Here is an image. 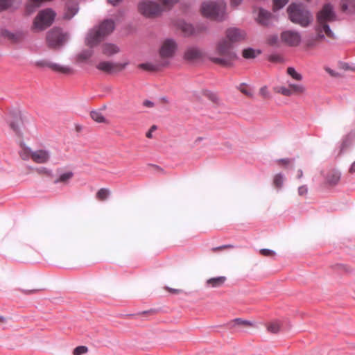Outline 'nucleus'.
I'll list each match as a JSON object with an SVG mask.
<instances>
[{
    "label": "nucleus",
    "mask_w": 355,
    "mask_h": 355,
    "mask_svg": "<svg viewBox=\"0 0 355 355\" xmlns=\"http://www.w3.org/2000/svg\"><path fill=\"white\" fill-rule=\"evenodd\" d=\"M336 20V15L334 10L333 6L330 3L324 5L316 16L315 31L317 35L306 40V47L309 49L316 47L320 41L324 38L325 35L329 38L334 39V34L330 29L328 23Z\"/></svg>",
    "instance_id": "nucleus-1"
},
{
    "label": "nucleus",
    "mask_w": 355,
    "mask_h": 355,
    "mask_svg": "<svg viewBox=\"0 0 355 355\" xmlns=\"http://www.w3.org/2000/svg\"><path fill=\"white\" fill-rule=\"evenodd\" d=\"M179 0L143 1L137 6L138 11L148 18H156L162 12L169 10Z\"/></svg>",
    "instance_id": "nucleus-2"
},
{
    "label": "nucleus",
    "mask_w": 355,
    "mask_h": 355,
    "mask_svg": "<svg viewBox=\"0 0 355 355\" xmlns=\"http://www.w3.org/2000/svg\"><path fill=\"white\" fill-rule=\"evenodd\" d=\"M234 46L228 43L227 38H222L216 44L215 53L218 56H210L209 60L217 64L228 67L236 58V54L233 51Z\"/></svg>",
    "instance_id": "nucleus-3"
},
{
    "label": "nucleus",
    "mask_w": 355,
    "mask_h": 355,
    "mask_svg": "<svg viewBox=\"0 0 355 355\" xmlns=\"http://www.w3.org/2000/svg\"><path fill=\"white\" fill-rule=\"evenodd\" d=\"M288 19L293 24L306 28L311 24L313 16L301 3H292L286 9Z\"/></svg>",
    "instance_id": "nucleus-4"
},
{
    "label": "nucleus",
    "mask_w": 355,
    "mask_h": 355,
    "mask_svg": "<svg viewBox=\"0 0 355 355\" xmlns=\"http://www.w3.org/2000/svg\"><path fill=\"white\" fill-rule=\"evenodd\" d=\"M114 29V21L111 19L104 20L97 28L89 31L85 40L86 44L90 47L96 46L105 36L110 34Z\"/></svg>",
    "instance_id": "nucleus-5"
},
{
    "label": "nucleus",
    "mask_w": 355,
    "mask_h": 355,
    "mask_svg": "<svg viewBox=\"0 0 355 355\" xmlns=\"http://www.w3.org/2000/svg\"><path fill=\"white\" fill-rule=\"evenodd\" d=\"M226 4L223 1H205L202 3L200 11L204 17L211 19L223 21L225 19Z\"/></svg>",
    "instance_id": "nucleus-6"
},
{
    "label": "nucleus",
    "mask_w": 355,
    "mask_h": 355,
    "mask_svg": "<svg viewBox=\"0 0 355 355\" xmlns=\"http://www.w3.org/2000/svg\"><path fill=\"white\" fill-rule=\"evenodd\" d=\"M55 17V12L50 8L40 11L34 19L33 29L36 31L46 29L52 24Z\"/></svg>",
    "instance_id": "nucleus-7"
},
{
    "label": "nucleus",
    "mask_w": 355,
    "mask_h": 355,
    "mask_svg": "<svg viewBox=\"0 0 355 355\" xmlns=\"http://www.w3.org/2000/svg\"><path fill=\"white\" fill-rule=\"evenodd\" d=\"M67 39V35L59 28L51 29L47 33L46 37L47 46L53 49H59L63 45Z\"/></svg>",
    "instance_id": "nucleus-8"
},
{
    "label": "nucleus",
    "mask_w": 355,
    "mask_h": 355,
    "mask_svg": "<svg viewBox=\"0 0 355 355\" xmlns=\"http://www.w3.org/2000/svg\"><path fill=\"white\" fill-rule=\"evenodd\" d=\"M178 49V44L173 39H166L162 43L159 49V61H168L172 58Z\"/></svg>",
    "instance_id": "nucleus-9"
},
{
    "label": "nucleus",
    "mask_w": 355,
    "mask_h": 355,
    "mask_svg": "<svg viewBox=\"0 0 355 355\" xmlns=\"http://www.w3.org/2000/svg\"><path fill=\"white\" fill-rule=\"evenodd\" d=\"M275 92L284 96H300L306 92V87L301 83H288V86H279L274 88Z\"/></svg>",
    "instance_id": "nucleus-10"
},
{
    "label": "nucleus",
    "mask_w": 355,
    "mask_h": 355,
    "mask_svg": "<svg viewBox=\"0 0 355 355\" xmlns=\"http://www.w3.org/2000/svg\"><path fill=\"white\" fill-rule=\"evenodd\" d=\"M224 38H227L228 43H230L232 46H234L236 43L245 40L246 33L243 30L236 28H230L226 31L225 37Z\"/></svg>",
    "instance_id": "nucleus-11"
},
{
    "label": "nucleus",
    "mask_w": 355,
    "mask_h": 355,
    "mask_svg": "<svg viewBox=\"0 0 355 355\" xmlns=\"http://www.w3.org/2000/svg\"><path fill=\"white\" fill-rule=\"evenodd\" d=\"M282 41L290 46H297L301 42L300 34L294 31H286L281 33Z\"/></svg>",
    "instance_id": "nucleus-12"
},
{
    "label": "nucleus",
    "mask_w": 355,
    "mask_h": 355,
    "mask_svg": "<svg viewBox=\"0 0 355 355\" xmlns=\"http://www.w3.org/2000/svg\"><path fill=\"white\" fill-rule=\"evenodd\" d=\"M127 65L126 63L121 64V63H114L108 61H103L99 62L96 65V68L98 70H101L103 72L107 73H112L117 71H120L123 70L125 66Z\"/></svg>",
    "instance_id": "nucleus-13"
},
{
    "label": "nucleus",
    "mask_w": 355,
    "mask_h": 355,
    "mask_svg": "<svg viewBox=\"0 0 355 355\" xmlns=\"http://www.w3.org/2000/svg\"><path fill=\"white\" fill-rule=\"evenodd\" d=\"M51 159V153L45 148H40L33 150L32 153V161L38 164H44L49 162Z\"/></svg>",
    "instance_id": "nucleus-14"
},
{
    "label": "nucleus",
    "mask_w": 355,
    "mask_h": 355,
    "mask_svg": "<svg viewBox=\"0 0 355 355\" xmlns=\"http://www.w3.org/2000/svg\"><path fill=\"white\" fill-rule=\"evenodd\" d=\"M341 178V173L335 168L329 170L324 176V184L328 187H335L338 184Z\"/></svg>",
    "instance_id": "nucleus-15"
},
{
    "label": "nucleus",
    "mask_w": 355,
    "mask_h": 355,
    "mask_svg": "<svg viewBox=\"0 0 355 355\" xmlns=\"http://www.w3.org/2000/svg\"><path fill=\"white\" fill-rule=\"evenodd\" d=\"M168 61H159L154 63L147 62L139 64L138 67L142 70L154 72L159 71L162 68L166 67L169 65Z\"/></svg>",
    "instance_id": "nucleus-16"
},
{
    "label": "nucleus",
    "mask_w": 355,
    "mask_h": 355,
    "mask_svg": "<svg viewBox=\"0 0 355 355\" xmlns=\"http://www.w3.org/2000/svg\"><path fill=\"white\" fill-rule=\"evenodd\" d=\"M204 56L203 51L197 47H189L188 48L184 54V58L187 61H196Z\"/></svg>",
    "instance_id": "nucleus-17"
},
{
    "label": "nucleus",
    "mask_w": 355,
    "mask_h": 355,
    "mask_svg": "<svg viewBox=\"0 0 355 355\" xmlns=\"http://www.w3.org/2000/svg\"><path fill=\"white\" fill-rule=\"evenodd\" d=\"M227 281V277L225 276H219L216 277H211L205 282V286L207 288H220L224 285Z\"/></svg>",
    "instance_id": "nucleus-18"
},
{
    "label": "nucleus",
    "mask_w": 355,
    "mask_h": 355,
    "mask_svg": "<svg viewBox=\"0 0 355 355\" xmlns=\"http://www.w3.org/2000/svg\"><path fill=\"white\" fill-rule=\"evenodd\" d=\"M255 12H257V22L263 26L268 25L272 17L271 13L263 8H258Z\"/></svg>",
    "instance_id": "nucleus-19"
},
{
    "label": "nucleus",
    "mask_w": 355,
    "mask_h": 355,
    "mask_svg": "<svg viewBox=\"0 0 355 355\" xmlns=\"http://www.w3.org/2000/svg\"><path fill=\"white\" fill-rule=\"evenodd\" d=\"M101 50L103 55L110 57L119 52V48L111 43H105L101 46Z\"/></svg>",
    "instance_id": "nucleus-20"
},
{
    "label": "nucleus",
    "mask_w": 355,
    "mask_h": 355,
    "mask_svg": "<svg viewBox=\"0 0 355 355\" xmlns=\"http://www.w3.org/2000/svg\"><path fill=\"white\" fill-rule=\"evenodd\" d=\"M341 10L347 14L355 12V0H343L340 3Z\"/></svg>",
    "instance_id": "nucleus-21"
},
{
    "label": "nucleus",
    "mask_w": 355,
    "mask_h": 355,
    "mask_svg": "<svg viewBox=\"0 0 355 355\" xmlns=\"http://www.w3.org/2000/svg\"><path fill=\"white\" fill-rule=\"evenodd\" d=\"M355 140V132H350L347 135H346L341 143L340 146V152L344 151L349 146H352L353 142Z\"/></svg>",
    "instance_id": "nucleus-22"
},
{
    "label": "nucleus",
    "mask_w": 355,
    "mask_h": 355,
    "mask_svg": "<svg viewBox=\"0 0 355 355\" xmlns=\"http://www.w3.org/2000/svg\"><path fill=\"white\" fill-rule=\"evenodd\" d=\"M229 325L230 326V328H232V329L236 328V327H242L248 328V327H253L254 324H253V322L248 321V320H245L241 318H236V319L232 320L229 323Z\"/></svg>",
    "instance_id": "nucleus-23"
},
{
    "label": "nucleus",
    "mask_w": 355,
    "mask_h": 355,
    "mask_svg": "<svg viewBox=\"0 0 355 355\" xmlns=\"http://www.w3.org/2000/svg\"><path fill=\"white\" fill-rule=\"evenodd\" d=\"M78 11V4L75 2H70L67 6L64 13V18L67 19H71Z\"/></svg>",
    "instance_id": "nucleus-24"
},
{
    "label": "nucleus",
    "mask_w": 355,
    "mask_h": 355,
    "mask_svg": "<svg viewBox=\"0 0 355 355\" xmlns=\"http://www.w3.org/2000/svg\"><path fill=\"white\" fill-rule=\"evenodd\" d=\"M45 66L48 67L49 68L55 71L60 72L62 73L67 74L71 72V68L68 67L60 66V64L56 63L46 62L45 64Z\"/></svg>",
    "instance_id": "nucleus-25"
},
{
    "label": "nucleus",
    "mask_w": 355,
    "mask_h": 355,
    "mask_svg": "<svg viewBox=\"0 0 355 355\" xmlns=\"http://www.w3.org/2000/svg\"><path fill=\"white\" fill-rule=\"evenodd\" d=\"M21 2L20 0H0V12L12 8Z\"/></svg>",
    "instance_id": "nucleus-26"
},
{
    "label": "nucleus",
    "mask_w": 355,
    "mask_h": 355,
    "mask_svg": "<svg viewBox=\"0 0 355 355\" xmlns=\"http://www.w3.org/2000/svg\"><path fill=\"white\" fill-rule=\"evenodd\" d=\"M111 194V191L107 188H101L96 193V198L99 201H105L107 200Z\"/></svg>",
    "instance_id": "nucleus-27"
},
{
    "label": "nucleus",
    "mask_w": 355,
    "mask_h": 355,
    "mask_svg": "<svg viewBox=\"0 0 355 355\" xmlns=\"http://www.w3.org/2000/svg\"><path fill=\"white\" fill-rule=\"evenodd\" d=\"M259 54H260L259 51H256L252 48L245 49L243 50V52H242V55L245 59L255 58Z\"/></svg>",
    "instance_id": "nucleus-28"
},
{
    "label": "nucleus",
    "mask_w": 355,
    "mask_h": 355,
    "mask_svg": "<svg viewBox=\"0 0 355 355\" xmlns=\"http://www.w3.org/2000/svg\"><path fill=\"white\" fill-rule=\"evenodd\" d=\"M180 28L185 36L191 35L194 33V29L193 26L189 24H187L184 22L181 23L180 24Z\"/></svg>",
    "instance_id": "nucleus-29"
},
{
    "label": "nucleus",
    "mask_w": 355,
    "mask_h": 355,
    "mask_svg": "<svg viewBox=\"0 0 355 355\" xmlns=\"http://www.w3.org/2000/svg\"><path fill=\"white\" fill-rule=\"evenodd\" d=\"M90 116L97 123H107L102 113L98 111H92L90 112Z\"/></svg>",
    "instance_id": "nucleus-30"
},
{
    "label": "nucleus",
    "mask_w": 355,
    "mask_h": 355,
    "mask_svg": "<svg viewBox=\"0 0 355 355\" xmlns=\"http://www.w3.org/2000/svg\"><path fill=\"white\" fill-rule=\"evenodd\" d=\"M33 150L28 147H23L19 152V156L23 160L32 159V153Z\"/></svg>",
    "instance_id": "nucleus-31"
},
{
    "label": "nucleus",
    "mask_w": 355,
    "mask_h": 355,
    "mask_svg": "<svg viewBox=\"0 0 355 355\" xmlns=\"http://www.w3.org/2000/svg\"><path fill=\"white\" fill-rule=\"evenodd\" d=\"M287 73L295 80L301 81L302 80V76L296 71L293 67H288L287 69Z\"/></svg>",
    "instance_id": "nucleus-32"
},
{
    "label": "nucleus",
    "mask_w": 355,
    "mask_h": 355,
    "mask_svg": "<svg viewBox=\"0 0 355 355\" xmlns=\"http://www.w3.org/2000/svg\"><path fill=\"white\" fill-rule=\"evenodd\" d=\"M289 0H273L272 9L274 11L278 10L285 6Z\"/></svg>",
    "instance_id": "nucleus-33"
},
{
    "label": "nucleus",
    "mask_w": 355,
    "mask_h": 355,
    "mask_svg": "<svg viewBox=\"0 0 355 355\" xmlns=\"http://www.w3.org/2000/svg\"><path fill=\"white\" fill-rule=\"evenodd\" d=\"M73 176V173L71 172H67L62 174L57 180L54 181L55 184L58 182H67Z\"/></svg>",
    "instance_id": "nucleus-34"
},
{
    "label": "nucleus",
    "mask_w": 355,
    "mask_h": 355,
    "mask_svg": "<svg viewBox=\"0 0 355 355\" xmlns=\"http://www.w3.org/2000/svg\"><path fill=\"white\" fill-rule=\"evenodd\" d=\"M2 36L7 37L8 40L16 42L19 40V37L7 30H3L1 32Z\"/></svg>",
    "instance_id": "nucleus-35"
},
{
    "label": "nucleus",
    "mask_w": 355,
    "mask_h": 355,
    "mask_svg": "<svg viewBox=\"0 0 355 355\" xmlns=\"http://www.w3.org/2000/svg\"><path fill=\"white\" fill-rule=\"evenodd\" d=\"M267 329L272 334H277L279 331L280 325L277 322H271L267 326Z\"/></svg>",
    "instance_id": "nucleus-36"
},
{
    "label": "nucleus",
    "mask_w": 355,
    "mask_h": 355,
    "mask_svg": "<svg viewBox=\"0 0 355 355\" xmlns=\"http://www.w3.org/2000/svg\"><path fill=\"white\" fill-rule=\"evenodd\" d=\"M284 182L283 176L281 174H277L274 177L273 184L277 188L282 187Z\"/></svg>",
    "instance_id": "nucleus-37"
},
{
    "label": "nucleus",
    "mask_w": 355,
    "mask_h": 355,
    "mask_svg": "<svg viewBox=\"0 0 355 355\" xmlns=\"http://www.w3.org/2000/svg\"><path fill=\"white\" fill-rule=\"evenodd\" d=\"M88 349L85 346H78L76 347L73 351V355H83L87 353Z\"/></svg>",
    "instance_id": "nucleus-38"
},
{
    "label": "nucleus",
    "mask_w": 355,
    "mask_h": 355,
    "mask_svg": "<svg viewBox=\"0 0 355 355\" xmlns=\"http://www.w3.org/2000/svg\"><path fill=\"white\" fill-rule=\"evenodd\" d=\"M259 253L264 257H275L276 254L275 251L269 249H261Z\"/></svg>",
    "instance_id": "nucleus-39"
},
{
    "label": "nucleus",
    "mask_w": 355,
    "mask_h": 355,
    "mask_svg": "<svg viewBox=\"0 0 355 355\" xmlns=\"http://www.w3.org/2000/svg\"><path fill=\"white\" fill-rule=\"evenodd\" d=\"M234 248V246L232 245H221L219 247L213 248L211 249V251L213 252H219V251H221V250H223L225 249H230V248Z\"/></svg>",
    "instance_id": "nucleus-40"
},
{
    "label": "nucleus",
    "mask_w": 355,
    "mask_h": 355,
    "mask_svg": "<svg viewBox=\"0 0 355 355\" xmlns=\"http://www.w3.org/2000/svg\"><path fill=\"white\" fill-rule=\"evenodd\" d=\"M308 193V188L306 186H301L298 188V194L301 196H304Z\"/></svg>",
    "instance_id": "nucleus-41"
},
{
    "label": "nucleus",
    "mask_w": 355,
    "mask_h": 355,
    "mask_svg": "<svg viewBox=\"0 0 355 355\" xmlns=\"http://www.w3.org/2000/svg\"><path fill=\"white\" fill-rule=\"evenodd\" d=\"M282 60V57L278 55H272L269 58V60L273 62H279Z\"/></svg>",
    "instance_id": "nucleus-42"
},
{
    "label": "nucleus",
    "mask_w": 355,
    "mask_h": 355,
    "mask_svg": "<svg viewBox=\"0 0 355 355\" xmlns=\"http://www.w3.org/2000/svg\"><path fill=\"white\" fill-rule=\"evenodd\" d=\"M291 162V161L289 159H281L277 160V163L279 164V165L282 166H286L288 165Z\"/></svg>",
    "instance_id": "nucleus-43"
},
{
    "label": "nucleus",
    "mask_w": 355,
    "mask_h": 355,
    "mask_svg": "<svg viewBox=\"0 0 355 355\" xmlns=\"http://www.w3.org/2000/svg\"><path fill=\"white\" fill-rule=\"evenodd\" d=\"M239 89L245 96H252V92L245 86H241Z\"/></svg>",
    "instance_id": "nucleus-44"
},
{
    "label": "nucleus",
    "mask_w": 355,
    "mask_h": 355,
    "mask_svg": "<svg viewBox=\"0 0 355 355\" xmlns=\"http://www.w3.org/2000/svg\"><path fill=\"white\" fill-rule=\"evenodd\" d=\"M36 171L39 174H44V175H50V171L48 168H44V167L37 168Z\"/></svg>",
    "instance_id": "nucleus-45"
},
{
    "label": "nucleus",
    "mask_w": 355,
    "mask_h": 355,
    "mask_svg": "<svg viewBox=\"0 0 355 355\" xmlns=\"http://www.w3.org/2000/svg\"><path fill=\"white\" fill-rule=\"evenodd\" d=\"M92 55L91 52H84L79 55V58L82 60H85L90 58Z\"/></svg>",
    "instance_id": "nucleus-46"
},
{
    "label": "nucleus",
    "mask_w": 355,
    "mask_h": 355,
    "mask_svg": "<svg viewBox=\"0 0 355 355\" xmlns=\"http://www.w3.org/2000/svg\"><path fill=\"white\" fill-rule=\"evenodd\" d=\"M259 92L264 98H268L269 96V93L266 87H261Z\"/></svg>",
    "instance_id": "nucleus-47"
},
{
    "label": "nucleus",
    "mask_w": 355,
    "mask_h": 355,
    "mask_svg": "<svg viewBox=\"0 0 355 355\" xmlns=\"http://www.w3.org/2000/svg\"><path fill=\"white\" fill-rule=\"evenodd\" d=\"M157 125H153L151 126V128H150V130L146 132V136L147 138H152L153 137V135H152V132H154L155 130H157Z\"/></svg>",
    "instance_id": "nucleus-48"
},
{
    "label": "nucleus",
    "mask_w": 355,
    "mask_h": 355,
    "mask_svg": "<svg viewBox=\"0 0 355 355\" xmlns=\"http://www.w3.org/2000/svg\"><path fill=\"white\" fill-rule=\"evenodd\" d=\"M165 290L173 294H180L182 292L181 289L171 288L169 287H165Z\"/></svg>",
    "instance_id": "nucleus-49"
},
{
    "label": "nucleus",
    "mask_w": 355,
    "mask_h": 355,
    "mask_svg": "<svg viewBox=\"0 0 355 355\" xmlns=\"http://www.w3.org/2000/svg\"><path fill=\"white\" fill-rule=\"evenodd\" d=\"M206 95H207V98L209 99H210L211 101H213L214 103L217 102L218 97L216 94H212V93H207Z\"/></svg>",
    "instance_id": "nucleus-50"
},
{
    "label": "nucleus",
    "mask_w": 355,
    "mask_h": 355,
    "mask_svg": "<svg viewBox=\"0 0 355 355\" xmlns=\"http://www.w3.org/2000/svg\"><path fill=\"white\" fill-rule=\"evenodd\" d=\"M242 1L243 0H230L231 6L237 7Z\"/></svg>",
    "instance_id": "nucleus-51"
},
{
    "label": "nucleus",
    "mask_w": 355,
    "mask_h": 355,
    "mask_svg": "<svg viewBox=\"0 0 355 355\" xmlns=\"http://www.w3.org/2000/svg\"><path fill=\"white\" fill-rule=\"evenodd\" d=\"M143 105L147 107H153L154 103L152 101L146 100L144 101Z\"/></svg>",
    "instance_id": "nucleus-52"
},
{
    "label": "nucleus",
    "mask_w": 355,
    "mask_h": 355,
    "mask_svg": "<svg viewBox=\"0 0 355 355\" xmlns=\"http://www.w3.org/2000/svg\"><path fill=\"white\" fill-rule=\"evenodd\" d=\"M123 0H107V2L112 5V6H116L118 5L120 2H121Z\"/></svg>",
    "instance_id": "nucleus-53"
},
{
    "label": "nucleus",
    "mask_w": 355,
    "mask_h": 355,
    "mask_svg": "<svg viewBox=\"0 0 355 355\" xmlns=\"http://www.w3.org/2000/svg\"><path fill=\"white\" fill-rule=\"evenodd\" d=\"M349 173H355V161L352 164L349 169Z\"/></svg>",
    "instance_id": "nucleus-54"
},
{
    "label": "nucleus",
    "mask_w": 355,
    "mask_h": 355,
    "mask_svg": "<svg viewBox=\"0 0 355 355\" xmlns=\"http://www.w3.org/2000/svg\"><path fill=\"white\" fill-rule=\"evenodd\" d=\"M341 68L344 70H349L352 69L349 66L347 63H343L341 64Z\"/></svg>",
    "instance_id": "nucleus-55"
},
{
    "label": "nucleus",
    "mask_w": 355,
    "mask_h": 355,
    "mask_svg": "<svg viewBox=\"0 0 355 355\" xmlns=\"http://www.w3.org/2000/svg\"><path fill=\"white\" fill-rule=\"evenodd\" d=\"M6 321L7 320L5 317L0 315V324L6 323Z\"/></svg>",
    "instance_id": "nucleus-56"
},
{
    "label": "nucleus",
    "mask_w": 355,
    "mask_h": 355,
    "mask_svg": "<svg viewBox=\"0 0 355 355\" xmlns=\"http://www.w3.org/2000/svg\"><path fill=\"white\" fill-rule=\"evenodd\" d=\"M327 71L332 76H336V73L331 70V69H327Z\"/></svg>",
    "instance_id": "nucleus-57"
},
{
    "label": "nucleus",
    "mask_w": 355,
    "mask_h": 355,
    "mask_svg": "<svg viewBox=\"0 0 355 355\" xmlns=\"http://www.w3.org/2000/svg\"><path fill=\"white\" fill-rule=\"evenodd\" d=\"M303 173H302V170H299L297 171V178H300L302 176Z\"/></svg>",
    "instance_id": "nucleus-58"
},
{
    "label": "nucleus",
    "mask_w": 355,
    "mask_h": 355,
    "mask_svg": "<svg viewBox=\"0 0 355 355\" xmlns=\"http://www.w3.org/2000/svg\"><path fill=\"white\" fill-rule=\"evenodd\" d=\"M277 37H275L272 40L270 41V43L271 44H275L277 41Z\"/></svg>",
    "instance_id": "nucleus-59"
},
{
    "label": "nucleus",
    "mask_w": 355,
    "mask_h": 355,
    "mask_svg": "<svg viewBox=\"0 0 355 355\" xmlns=\"http://www.w3.org/2000/svg\"><path fill=\"white\" fill-rule=\"evenodd\" d=\"M11 128L16 131V128H15V126L12 124H11Z\"/></svg>",
    "instance_id": "nucleus-60"
}]
</instances>
